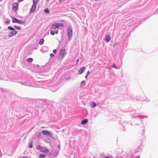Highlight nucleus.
<instances>
[{
  "instance_id": "a211bd4d",
  "label": "nucleus",
  "mask_w": 158,
  "mask_h": 158,
  "mask_svg": "<svg viewBox=\"0 0 158 158\" xmlns=\"http://www.w3.org/2000/svg\"><path fill=\"white\" fill-rule=\"evenodd\" d=\"M17 33V31H14L11 32V33L12 34V35L16 34Z\"/></svg>"
},
{
  "instance_id": "dca6fc26",
  "label": "nucleus",
  "mask_w": 158,
  "mask_h": 158,
  "mask_svg": "<svg viewBox=\"0 0 158 158\" xmlns=\"http://www.w3.org/2000/svg\"><path fill=\"white\" fill-rule=\"evenodd\" d=\"M33 60V59L32 58H30L27 59V61L28 62H32Z\"/></svg>"
},
{
  "instance_id": "473e14b6",
  "label": "nucleus",
  "mask_w": 158,
  "mask_h": 158,
  "mask_svg": "<svg viewBox=\"0 0 158 158\" xmlns=\"http://www.w3.org/2000/svg\"><path fill=\"white\" fill-rule=\"evenodd\" d=\"M105 158H109L107 156L105 157Z\"/></svg>"
},
{
  "instance_id": "39448f33",
  "label": "nucleus",
  "mask_w": 158,
  "mask_h": 158,
  "mask_svg": "<svg viewBox=\"0 0 158 158\" xmlns=\"http://www.w3.org/2000/svg\"><path fill=\"white\" fill-rule=\"evenodd\" d=\"M42 133L43 135L50 136L52 135V134L50 131L47 130H43L42 131Z\"/></svg>"
},
{
  "instance_id": "f8f14e48",
  "label": "nucleus",
  "mask_w": 158,
  "mask_h": 158,
  "mask_svg": "<svg viewBox=\"0 0 158 158\" xmlns=\"http://www.w3.org/2000/svg\"><path fill=\"white\" fill-rule=\"evenodd\" d=\"M91 106L92 107H94L96 106V105L94 102H93L91 103Z\"/></svg>"
},
{
  "instance_id": "2f4dec72",
  "label": "nucleus",
  "mask_w": 158,
  "mask_h": 158,
  "mask_svg": "<svg viewBox=\"0 0 158 158\" xmlns=\"http://www.w3.org/2000/svg\"><path fill=\"white\" fill-rule=\"evenodd\" d=\"M89 71H88V72H87V74H88V75L89 74Z\"/></svg>"
},
{
  "instance_id": "0eeeda50",
  "label": "nucleus",
  "mask_w": 158,
  "mask_h": 158,
  "mask_svg": "<svg viewBox=\"0 0 158 158\" xmlns=\"http://www.w3.org/2000/svg\"><path fill=\"white\" fill-rule=\"evenodd\" d=\"M66 53L65 49H63L60 51L59 56L60 57H63Z\"/></svg>"
},
{
  "instance_id": "bb28decb",
  "label": "nucleus",
  "mask_w": 158,
  "mask_h": 158,
  "mask_svg": "<svg viewBox=\"0 0 158 158\" xmlns=\"http://www.w3.org/2000/svg\"><path fill=\"white\" fill-rule=\"evenodd\" d=\"M56 50L55 49V50H54L53 51V52L54 53H56Z\"/></svg>"
},
{
  "instance_id": "a878e982",
  "label": "nucleus",
  "mask_w": 158,
  "mask_h": 158,
  "mask_svg": "<svg viewBox=\"0 0 158 158\" xmlns=\"http://www.w3.org/2000/svg\"><path fill=\"white\" fill-rule=\"evenodd\" d=\"M50 56L51 57H52L54 56V55L53 54L51 53L50 54Z\"/></svg>"
},
{
  "instance_id": "c756f323",
  "label": "nucleus",
  "mask_w": 158,
  "mask_h": 158,
  "mask_svg": "<svg viewBox=\"0 0 158 158\" xmlns=\"http://www.w3.org/2000/svg\"><path fill=\"white\" fill-rule=\"evenodd\" d=\"M88 76V74H87V75L85 76V78H87Z\"/></svg>"
},
{
  "instance_id": "5701e85b",
  "label": "nucleus",
  "mask_w": 158,
  "mask_h": 158,
  "mask_svg": "<svg viewBox=\"0 0 158 158\" xmlns=\"http://www.w3.org/2000/svg\"><path fill=\"white\" fill-rule=\"evenodd\" d=\"M50 33H51V34L52 35H53L55 34V32L53 31H51Z\"/></svg>"
},
{
  "instance_id": "2eb2a0df",
  "label": "nucleus",
  "mask_w": 158,
  "mask_h": 158,
  "mask_svg": "<svg viewBox=\"0 0 158 158\" xmlns=\"http://www.w3.org/2000/svg\"><path fill=\"white\" fill-rule=\"evenodd\" d=\"M46 155L44 154H40L39 156L40 158H44Z\"/></svg>"
},
{
  "instance_id": "f257e3e1",
  "label": "nucleus",
  "mask_w": 158,
  "mask_h": 158,
  "mask_svg": "<svg viewBox=\"0 0 158 158\" xmlns=\"http://www.w3.org/2000/svg\"><path fill=\"white\" fill-rule=\"evenodd\" d=\"M63 24L62 23H56L52 25L51 26V28L52 29H55L58 28L60 27H63Z\"/></svg>"
},
{
  "instance_id": "f03ea898",
  "label": "nucleus",
  "mask_w": 158,
  "mask_h": 158,
  "mask_svg": "<svg viewBox=\"0 0 158 158\" xmlns=\"http://www.w3.org/2000/svg\"><path fill=\"white\" fill-rule=\"evenodd\" d=\"M67 35L69 39H71L72 36V31L70 27H68Z\"/></svg>"
},
{
  "instance_id": "20e7f679",
  "label": "nucleus",
  "mask_w": 158,
  "mask_h": 158,
  "mask_svg": "<svg viewBox=\"0 0 158 158\" xmlns=\"http://www.w3.org/2000/svg\"><path fill=\"white\" fill-rule=\"evenodd\" d=\"M40 149V151L41 152H42L44 153H47L49 152V151L48 149L44 147H38Z\"/></svg>"
},
{
  "instance_id": "c85d7f7f",
  "label": "nucleus",
  "mask_w": 158,
  "mask_h": 158,
  "mask_svg": "<svg viewBox=\"0 0 158 158\" xmlns=\"http://www.w3.org/2000/svg\"><path fill=\"white\" fill-rule=\"evenodd\" d=\"M79 59H78L77 60V64H78V62L79 61Z\"/></svg>"
},
{
  "instance_id": "4be33fe9",
  "label": "nucleus",
  "mask_w": 158,
  "mask_h": 158,
  "mask_svg": "<svg viewBox=\"0 0 158 158\" xmlns=\"http://www.w3.org/2000/svg\"><path fill=\"white\" fill-rule=\"evenodd\" d=\"M85 82L84 81H83L82 82L81 84V85H85Z\"/></svg>"
},
{
  "instance_id": "aec40b11",
  "label": "nucleus",
  "mask_w": 158,
  "mask_h": 158,
  "mask_svg": "<svg viewBox=\"0 0 158 158\" xmlns=\"http://www.w3.org/2000/svg\"><path fill=\"white\" fill-rule=\"evenodd\" d=\"M10 23V21L8 19H7L5 22V23L6 24H8Z\"/></svg>"
},
{
  "instance_id": "1a4fd4ad",
  "label": "nucleus",
  "mask_w": 158,
  "mask_h": 158,
  "mask_svg": "<svg viewBox=\"0 0 158 158\" xmlns=\"http://www.w3.org/2000/svg\"><path fill=\"white\" fill-rule=\"evenodd\" d=\"M36 7V4H33L31 9L30 12L31 13L34 12L35 9Z\"/></svg>"
},
{
  "instance_id": "6e6552de",
  "label": "nucleus",
  "mask_w": 158,
  "mask_h": 158,
  "mask_svg": "<svg viewBox=\"0 0 158 158\" xmlns=\"http://www.w3.org/2000/svg\"><path fill=\"white\" fill-rule=\"evenodd\" d=\"M85 68L84 67H81L78 71V73L79 74H81L85 70Z\"/></svg>"
},
{
  "instance_id": "7ed1b4c3",
  "label": "nucleus",
  "mask_w": 158,
  "mask_h": 158,
  "mask_svg": "<svg viewBox=\"0 0 158 158\" xmlns=\"http://www.w3.org/2000/svg\"><path fill=\"white\" fill-rule=\"evenodd\" d=\"M18 4L17 3L15 2L13 4V10L15 12H16L18 8Z\"/></svg>"
},
{
  "instance_id": "393cba45",
  "label": "nucleus",
  "mask_w": 158,
  "mask_h": 158,
  "mask_svg": "<svg viewBox=\"0 0 158 158\" xmlns=\"http://www.w3.org/2000/svg\"><path fill=\"white\" fill-rule=\"evenodd\" d=\"M112 66L114 68H116V64H113Z\"/></svg>"
},
{
  "instance_id": "423d86ee",
  "label": "nucleus",
  "mask_w": 158,
  "mask_h": 158,
  "mask_svg": "<svg viewBox=\"0 0 158 158\" xmlns=\"http://www.w3.org/2000/svg\"><path fill=\"white\" fill-rule=\"evenodd\" d=\"M11 18L12 19V22L13 23H19L20 24L23 23L22 22V21L18 20L15 17H12Z\"/></svg>"
},
{
  "instance_id": "cd10ccee",
  "label": "nucleus",
  "mask_w": 158,
  "mask_h": 158,
  "mask_svg": "<svg viewBox=\"0 0 158 158\" xmlns=\"http://www.w3.org/2000/svg\"><path fill=\"white\" fill-rule=\"evenodd\" d=\"M55 33H56V34H57V33H58V31H55Z\"/></svg>"
},
{
  "instance_id": "7c9ffc66",
  "label": "nucleus",
  "mask_w": 158,
  "mask_h": 158,
  "mask_svg": "<svg viewBox=\"0 0 158 158\" xmlns=\"http://www.w3.org/2000/svg\"><path fill=\"white\" fill-rule=\"evenodd\" d=\"M18 1H19L20 2V1H23V0H18Z\"/></svg>"
},
{
  "instance_id": "9b49d317",
  "label": "nucleus",
  "mask_w": 158,
  "mask_h": 158,
  "mask_svg": "<svg viewBox=\"0 0 158 158\" xmlns=\"http://www.w3.org/2000/svg\"><path fill=\"white\" fill-rule=\"evenodd\" d=\"M88 122V119H85L82 121L81 123L82 124H86Z\"/></svg>"
},
{
  "instance_id": "9d476101",
  "label": "nucleus",
  "mask_w": 158,
  "mask_h": 158,
  "mask_svg": "<svg viewBox=\"0 0 158 158\" xmlns=\"http://www.w3.org/2000/svg\"><path fill=\"white\" fill-rule=\"evenodd\" d=\"M111 38L109 35H106V42H108L110 40Z\"/></svg>"
},
{
  "instance_id": "6ab92c4d",
  "label": "nucleus",
  "mask_w": 158,
  "mask_h": 158,
  "mask_svg": "<svg viewBox=\"0 0 158 158\" xmlns=\"http://www.w3.org/2000/svg\"><path fill=\"white\" fill-rule=\"evenodd\" d=\"M15 27L17 30H19L21 29L20 27L17 26H15Z\"/></svg>"
},
{
  "instance_id": "b1692460",
  "label": "nucleus",
  "mask_w": 158,
  "mask_h": 158,
  "mask_svg": "<svg viewBox=\"0 0 158 158\" xmlns=\"http://www.w3.org/2000/svg\"><path fill=\"white\" fill-rule=\"evenodd\" d=\"M33 147V144H32V143H31L30 145H29V148H32Z\"/></svg>"
},
{
  "instance_id": "f704fd0d",
  "label": "nucleus",
  "mask_w": 158,
  "mask_h": 158,
  "mask_svg": "<svg viewBox=\"0 0 158 158\" xmlns=\"http://www.w3.org/2000/svg\"><path fill=\"white\" fill-rule=\"evenodd\" d=\"M137 158H140L139 157H138Z\"/></svg>"
},
{
  "instance_id": "4468645a",
  "label": "nucleus",
  "mask_w": 158,
  "mask_h": 158,
  "mask_svg": "<svg viewBox=\"0 0 158 158\" xmlns=\"http://www.w3.org/2000/svg\"><path fill=\"white\" fill-rule=\"evenodd\" d=\"M44 11L46 13H47V14L49 13L50 12L49 10L48 9V8L44 10Z\"/></svg>"
},
{
  "instance_id": "412c9836",
  "label": "nucleus",
  "mask_w": 158,
  "mask_h": 158,
  "mask_svg": "<svg viewBox=\"0 0 158 158\" xmlns=\"http://www.w3.org/2000/svg\"><path fill=\"white\" fill-rule=\"evenodd\" d=\"M39 0H33V4H36Z\"/></svg>"
},
{
  "instance_id": "72a5a7b5",
  "label": "nucleus",
  "mask_w": 158,
  "mask_h": 158,
  "mask_svg": "<svg viewBox=\"0 0 158 158\" xmlns=\"http://www.w3.org/2000/svg\"><path fill=\"white\" fill-rule=\"evenodd\" d=\"M40 135H41V134L40 133L39 134V136H40Z\"/></svg>"
},
{
  "instance_id": "c9c22d12",
  "label": "nucleus",
  "mask_w": 158,
  "mask_h": 158,
  "mask_svg": "<svg viewBox=\"0 0 158 158\" xmlns=\"http://www.w3.org/2000/svg\"><path fill=\"white\" fill-rule=\"evenodd\" d=\"M60 1L61 0H59Z\"/></svg>"
},
{
  "instance_id": "f3484780",
  "label": "nucleus",
  "mask_w": 158,
  "mask_h": 158,
  "mask_svg": "<svg viewBox=\"0 0 158 158\" xmlns=\"http://www.w3.org/2000/svg\"><path fill=\"white\" fill-rule=\"evenodd\" d=\"M8 29L10 30L14 31L15 30L14 28L10 26L8 27Z\"/></svg>"
},
{
  "instance_id": "ddd939ff",
  "label": "nucleus",
  "mask_w": 158,
  "mask_h": 158,
  "mask_svg": "<svg viewBox=\"0 0 158 158\" xmlns=\"http://www.w3.org/2000/svg\"><path fill=\"white\" fill-rule=\"evenodd\" d=\"M44 40L43 39H41L39 42V44L40 45L44 43Z\"/></svg>"
}]
</instances>
